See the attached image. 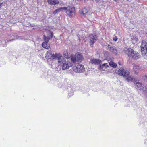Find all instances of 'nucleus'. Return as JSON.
Listing matches in <instances>:
<instances>
[{
    "label": "nucleus",
    "mask_w": 147,
    "mask_h": 147,
    "mask_svg": "<svg viewBox=\"0 0 147 147\" xmlns=\"http://www.w3.org/2000/svg\"><path fill=\"white\" fill-rule=\"evenodd\" d=\"M58 57V63L59 65L61 66V68L62 70H65L69 69V67L72 66V63L69 61H67L62 56L58 57V54L56 53L55 54L52 53L51 59H55Z\"/></svg>",
    "instance_id": "nucleus-1"
},
{
    "label": "nucleus",
    "mask_w": 147,
    "mask_h": 147,
    "mask_svg": "<svg viewBox=\"0 0 147 147\" xmlns=\"http://www.w3.org/2000/svg\"><path fill=\"white\" fill-rule=\"evenodd\" d=\"M124 51L129 58L134 60H137L140 57V55L138 52L130 48H125Z\"/></svg>",
    "instance_id": "nucleus-2"
},
{
    "label": "nucleus",
    "mask_w": 147,
    "mask_h": 147,
    "mask_svg": "<svg viewBox=\"0 0 147 147\" xmlns=\"http://www.w3.org/2000/svg\"><path fill=\"white\" fill-rule=\"evenodd\" d=\"M116 73L118 75L123 77H127L126 80L128 82L132 81L133 80V77L132 76H128L130 74L129 71L124 68H121L118 70L117 72Z\"/></svg>",
    "instance_id": "nucleus-3"
},
{
    "label": "nucleus",
    "mask_w": 147,
    "mask_h": 147,
    "mask_svg": "<svg viewBox=\"0 0 147 147\" xmlns=\"http://www.w3.org/2000/svg\"><path fill=\"white\" fill-rule=\"evenodd\" d=\"M63 10H66V13L70 18H73L75 15V8L73 5L69 6L67 7H63Z\"/></svg>",
    "instance_id": "nucleus-4"
},
{
    "label": "nucleus",
    "mask_w": 147,
    "mask_h": 147,
    "mask_svg": "<svg viewBox=\"0 0 147 147\" xmlns=\"http://www.w3.org/2000/svg\"><path fill=\"white\" fill-rule=\"evenodd\" d=\"M71 59L73 63L76 62H81L83 60V57L81 53L78 52L76 53L74 55L70 56Z\"/></svg>",
    "instance_id": "nucleus-5"
},
{
    "label": "nucleus",
    "mask_w": 147,
    "mask_h": 147,
    "mask_svg": "<svg viewBox=\"0 0 147 147\" xmlns=\"http://www.w3.org/2000/svg\"><path fill=\"white\" fill-rule=\"evenodd\" d=\"M73 70L76 72L81 73L84 71V66L80 64H78L73 67Z\"/></svg>",
    "instance_id": "nucleus-6"
},
{
    "label": "nucleus",
    "mask_w": 147,
    "mask_h": 147,
    "mask_svg": "<svg viewBox=\"0 0 147 147\" xmlns=\"http://www.w3.org/2000/svg\"><path fill=\"white\" fill-rule=\"evenodd\" d=\"M141 47L142 53L145 55L147 53V43L144 40L142 41Z\"/></svg>",
    "instance_id": "nucleus-7"
},
{
    "label": "nucleus",
    "mask_w": 147,
    "mask_h": 147,
    "mask_svg": "<svg viewBox=\"0 0 147 147\" xmlns=\"http://www.w3.org/2000/svg\"><path fill=\"white\" fill-rule=\"evenodd\" d=\"M88 39L90 40L89 42V43L90 46H92L93 45L95 42L97 40L98 38L96 35H93L92 34L90 35L89 36Z\"/></svg>",
    "instance_id": "nucleus-8"
},
{
    "label": "nucleus",
    "mask_w": 147,
    "mask_h": 147,
    "mask_svg": "<svg viewBox=\"0 0 147 147\" xmlns=\"http://www.w3.org/2000/svg\"><path fill=\"white\" fill-rule=\"evenodd\" d=\"M53 36V34L52 32H51L50 35L49 36L46 37L45 35L43 36V39L44 42H48L50 39L52 38Z\"/></svg>",
    "instance_id": "nucleus-9"
},
{
    "label": "nucleus",
    "mask_w": 147,
    "mask_h": 147,
    "mask_svg": "<svg viewBox=\"0 0 147 147\" xmlns=\"http://www.w3.org/2000/svg\"><path fill=\"white\" fill-rule=\"evenodd\" d=\"M53 53V51L51 50L48 51L46 54L45 58L47 59H51Z\"/></svg>",
    "instance_id": "nucleus-10"
},
{
    "label": "nucleus",
    "mask_w": 147,
    "mask_h": 147,
    "mask_svg": "<svg viewBox=\"0 0 147 147\" xmlns=\"http://www.w3.org/2000/svg\"><path fill=\"white\" fill-rule=\"evenodd\" d=\"M47 2L49 4L53 5L58 4L59 1L58 0H47Z\"/></svg>",
    "instance_id": "nucleus-11"
},
{
    "label": "nucleus",
    "mask_w": 147,
    "mask_h": 147,
    "mask_svg": "<svg viewBox=\"0 0 147 147\" xmlns=\"http://www.w3.org/2000/svg\"><path fill=\"white\" fill-rule=\"evenodd\" d=\"M90 61V62L93 64L98 65L100 63L101 61L99 59H91Z\"/></svg>",
    "instance_id": "nucleus-12"
},
{
    "label": "nucleus",
    "mask_w": 147,
    "mask_h": 147,
    "mask_svg": "<svg viewBox=\"0 0 147 147\" xmlns=\"http://www.w3.org/2000/svg\"><path fill=\"white\" fill-rule=\"evenodd\" d=\"M9 40H7V42L11 41L13 40H15L16 39H18V37H17L16 34H14V35H12L9 36Z\"/></svg>",
    "instance_id": "nucleus-13"
},
{
    "label": "nucleus",
    "mask_w": 147,
    "mask_h": 147,
    "mask_svg": "<svg viewBox=\"0 0 147 147\" xmlns=\"http://www.w3.org/2000/svg\"><path fill=\"white\" fill-rule=\"evenodd\" d=\"M134 83L135 85V86H136L137 88L139 90L141 87L142 85L141 84L138 82V80L134 81Z\"/></svg>",
    "instance_id": "nucleus-14"
},
{
    "label": "nucleus",
    "mask_w": 147,
    "mask_h": 147,
    "mask_svg": "<svg viewBox=\"0 0 147 147\" xmlns=\"http://www.w3.org/2000/svg\"><path fill=\"white\" fill-rule=\"evenodd\" d=\"M88 12V10L86 8H84L82 10L80 11V13L81 14H82L83 15H85Z\"/></svg>",
    "instance_id": "nucleus-15"
},
{
    "label": "nucleus",
    "mask_w": 147,
    "mask_h": 147,
    "mask_svg": "<svg viewBox=\"0 0 147 147\" xmlns=\"http://www.w3.org/2000/svg\"><path fill=\"white\" fill-rule=\"evenodd\" d=\"M100 68L102 70H104L105 68L109 67L107 63H104L102 65H100L99 66Z\"/></svg>",
    "instance_id": "nucleus-16"
},
{
    "label": "nucleus",
    "mask_w": 147,
    "mask_h": 147,
    "mask_svg": "<svg viewBox=\"0 0 147 147\" xmlns=\"http://www.w3.org/2000/svg\"><path fill=\"white\" fill-rule=\"evenodd\" d=\"M42 46L43 48L46 49H48L50 48V45L46 42H44L42 44Z\"/></svg>",
    "instance_id": "nucleus-17"
},
{
    "label": "nucleus",
    "mask_w": 147,
    "mask_h": 147,
    "mask_svg": "<svg viewBox=\"0 0 147 147\" xmlns=\"http://www.w3.org/2000/svg\"><path fill=\"white\" fill-rule=\"evenodd\" d=\"M62 10H63V7L60 8L53 11V13L54 15H55L57 13L60 12Z\"/></svg>",
    "instance_id": "nucleus-18"
},
{
    "label": "nucleus",
    "mask_w": 147,
    "mask_h": 147,
    "mask_svg": "<svg viewBox=\"0 0 147 147\" xmlns=\"http://www.w3.org/2000/svg\"><path fill=\"white\" fill-rule=\"evenodd\" d=\"M107 47L109 50L111 52L113 51V49H115L114 46H111L110 45H108Z\"/></svg>",
    "instance_id": "nucleus-19"
},
{
    "label": "nucleus",
    "mask_w": 147,
    "mask_h": 147,
    "mask_svg": "<svg viewBox=\"0 0 147 147\" xmlns=\"http://www.w3.org/2000/svg\"><path fill=\"white\" fill-rule=\"evenodd\" d=\"M109 65L110 66L113 68H116L117 67V65L113 62L111 61L109 63Z\"/></svg>",
    "instance_id": "nucleus-20"
},
{
    "label": "nucleus",
    "mask_w": 147,
    "mask_h": 147,
    "mask_svg": "<svg viewBox=\"0 0 147 147\" xmlns=\"http://www.w3.org/2000/svg\"><path fill=\"white\" fill-rule=\"evenodd\" d=\"M95 1H96V2L100 5H102L103 3V1H102L101 0H96Z\"/></svg>",
    "instance_id": "nucleus-21"
},
{
    "label": "nucleus",
    "mask_w": 147,
    "mask_h": 147,
    "mask_svg": "<svg viewBox=\"0 0 147 147\" xmlns=\"http://www.w3.org/2000/svg\"><path fill=\"white\" fill-rule=\"evenodd\" d=\"M131 39L135 42L137 41L138 40V39L137 38L136 36H132L131 37Z\"/></svg>",
    "instance_id": "nucleus-22"
},
{
    "label": "nucleus",
    "mask_w": 147,
    "mask_h": 147,
    "mask_svg": "<svg viewBox=\"0 0 147 147\" xmlns=\"http://www.w3.org/2000/svg\"><path fill=\"white\" fill-rule=\"evenodd\" d=\"M146 90V86H142L141 87L140 89L139 90L143 91H145Z\"/></svg>",
    "instance_id": "nucleus-23"
},
{
    "label": "nucleus",
    "mask_w": 147,
    "mask_h": 147,
    "mask_svg": "<svg viewBox=\"0 0 147 147\" xmlns=\"http://www.w3.org/2000/svg\"><path fill=\"white\" fill-rule=\"evenodd\" d=\"M112 53L115 55H117L118 54V51L115 48L114 49H113V51Z\"/></svg>",
    "instance_id": "nucleus-24"
},
{
    "label": "nucleus",
    "mask_w": 147,
    "mask_h": 147,
    "mask_svg": "<svg viewBox=\"0 0 147 147\" xmlns=\"http://www.w3.org/2000/svg\"><path fill=\"white\" fill-rule=\"evenodd\" d=\"M113 39L114 41H116L117 40V37L116 36H115V37L113 38Z\"/></svg>",
    "instance_id": "nucleus-25"
},
{
    "label": "nucleus",
    "mask_w": 147,
    "mask_h": 147,
    "mask_svg": "<svg viewBox=\"0 0 147 147\" xmlns=\"http://www.w3.org/2000/svg\"><path fill=\"white\" fill-rule=\"evenodd\" d=\"M2 3H0V8H1V5H2Z\"/></svg>",
    "instance_id": "nucleus-26"
},
{
    "label": "nucleus",
    "mask_w": 147,
    "mask_h": 147,
    "mask_svg": "<svg viewBox=\"0 0 147 147\" xmlns=\"http://www.w3.org/2000/svg\"><path fill=\"white\" fill-rule=\"evenodd\" d=\"M65 58L67 59H68L69 58V57H68V56H67L66 57H65Z\"/></svg>",
    "instance_id": "nucleus-27"
},
{
    "label": "nucleus",
    "mask_w": 147,
    "mask_h": 147,
    "mask_svg": "<svg viewBox=\"0 0 147 147\" xmlns=\"http://www.w3.org/2000/svg\"><path fill=\"white\" fill-rule=\"evenodd\" d=\"M145 77L147 78V75H145Z\"/></svg>",
    "instance_id": "nucleus-28"
},
{
    "label": "nucleus",
    "mask_w": 147,
    "mask_h": 147,
    "mask_svg": "<svg viewBox=\"0 0 147 147\" xmlns=\"http://www.w3.org/2000/svg\"><path fill=\"white\" fill-rule=\"evenodd\" d=\"M117 0H114V1H116V2L117 1Z\"/></svg>",
    "instance_id": "nucleus-29"
},
{
    "label": "nucleus",
    "mask_w": 147,
    "mask_h": 147,
    "mask_svg": "<svg viewBox=\"0 0 147 147\" xmlns=\"http://www.w3.org/2000/svg\"><path fill=\"white\" fill-rule=\"evenodd\" d=\"M135 72V73H136V74H137V72Z\"/></svg>",
    "instance_id": "nucleus-30"
},
{
    "label": "nucleus",
    "mask_w": 147,
    "mask_h": 147,
    "mask_svg": "<svg viewBox=\"0 0 147 147\" xmlns=\"http://www.w3.org/2000/svg\"><path fill=\"white\" fill-rule=\"evenodd\" d=\"M5 43H6V41H5Z\"/></svg>",
    "instance_id": "nucleus-31"
},
{
    "label": "nucleus",
    "mask_w": 147,
    "mask_h": 147,
    "mask_svg": "<svg viewBox=\"0 0 147 147\" xmlns=\"http://www.w3.org/2000/svg\"><path fill=\"white\" fill-rule=\"evenodd\" d=\"M119 65H120V63H119Z\"/></svg>",
    "instance_id": "nucleus-32"
},
{
    "label": "nucleus",
    "mask_w": 147,
    "mask_h": 147,
    "mask_svg": "<svg viewBox=\"0 0 147 147\" xmlns=\"http://www.w3.org/2000/svg\"><path fill=\"white\" fill-rule=\"evenodd\" d=\"M119 65H120V63H119Z\"/></svg>",
    "instance_id": "nucleus-33"
},
{
    "label": "nucleus",
    "mask_w": 147,
    "mask_h": 147,
    "mask_svg": "<svg viewBox=\"0 0 147 147\" xmlns=\"http://www.w3.org/2000/svg\"><path fill=\"white\" fill-rule=\"evenodd\" d=\"M119 65H120V63H119Z\"/></svg>",
    "instance_id": "nucleus-34"
},
{
    "label": "nucleus",
    "mask_w": 147,
    "mask_h": 147,
    "mask_svg": "<svg viewBox=\"0 0 147 147\" xmlns=\"http://www.w3.org/2000/svg\"><path fill=\"white\" fill-rule=\"evenodd\" d=\"M119 65H120V63H119Z\"/></svg>",
    "instance_id": "nucleus-35"
},
{
    "label": "nucleus",
    "mask_w": 147,
    "mask_h": 147,
    "mask_svg": "<svg viewBox=\"0 0 147 147\" xmlns=\"http://www.w3.org/2000/svg\"><path fill=\"white\" fill-rule=\"evenodd\" d=\"M119 65H120V63H119Z\"/></svg>",
    "instance_id": "nucleus-36"
}]
</instances>
